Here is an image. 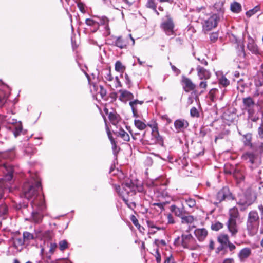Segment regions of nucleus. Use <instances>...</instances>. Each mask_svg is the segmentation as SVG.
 Segmentation results:
<instances>
[{
	"label": "nucleus",
	"instance_id": "obj_57",
	"mask_svg": "<svg viewBox=\"0 0 263 263\" xmlns=\"http://www.w3.org/2000/svg\"><path fill=\"white\" fill-rule=\"evenodd\" d=\"M164 263H175L174 257L172 255L167 257L164 261Z\"/></svg>",
	"mask_w": 263,
	"mask_h": 263
},
{
	"label": "nucleus",
	"instance_id": "obj_21",
	"mask_svg": "<svg viewBox=\"0 0 263 263\" xmlns=\"http://www.w3.org/2000/svg\"><path fill=\"white\" fill-rule=\"evenodd\" d=\"M197 238L200 241H203L208 235V231L204 228L197 229L194 232Z\"/></svg>",
	"mask_w": 263,
	"mask_h": 263
},
{
	"label": "nucleus",
	"instance_id": "obj_62",
	"mask_svg": "<svg viewBox=\"0 0 263 263\" xmlns=\"http://www.w3.org/2000/svg\"><path fill=\"white\" fill-rule=\"evenodd\" d=\"M107 133L108 138L109 139V140L110 141V142L112 143L113 142H115V141L110 133V131L109 130L108 127H107Z\"/></svg>",
	"mask_w": 263,
	"mask_h": 263
},
{
	"label": "nucleus",
	"instance_id": "obj_1",
	"mask_svg": "<svg viewBox=\"0 0 263 263\" xmlns=\"http://www.w3.org/2000/svg\"><path fill=\"white\" fill-rule=\"evenodd\" d=\"M122 190L121 192L120 186L116 187V189L120 196L122 197L125 203L129 208L130 201L137 200L138 199V196L136 191L137 187L131 181H129L122 183Z\"/></svg>",
	"mask_w": 263,
	"mask_h": 263
},
{
	"label": "nucleus",
	"instance_id": "obj_13",
	"mask_svg": "<svg viewBox=\"0 0 263 263\" xmlns=\"http://www.w3.org/2000/svg\"><path fill=\"white\" fill-rule=\"evenodd\" d=\"M8 91V86L6 83H0V107L6 103Z\"/></svg>",
	"mask_w": 263,
	"mask_h": 263
},
{
	"label": "nucleus",
	"instance_id": "obj_53",
	"mask_svg": "<svg viewBox=\"0 0 263 263\" xmlns=\"http://www.w3.org/2000/svg\"><path fill=\"white\" fill-rule=\"evenodd\" d=\"M144 163L147 166H152L153 163L152 158L150 157H147L144 161Z\"/></svg>",
	"mask_w": 263,
	"mask_h": 263
},
{
	"label": "nucleus",
	"instance_id": "obj_23",
	"mask_svg": "<svg viewBox=\"0 0 263 263\" xmlns=\"http://www.w3.org/2000/svg\"><path fill=\"white\" fill-rule=\"evenodd\" d=\"M108 118L111 124L114 125H117L121 120L119 115L114 112H110L108 114Z\"/></svg>",
	"mask_w": 263,
	"mask_h": 263
},
{
	"label": "nucleus",
	"instance_id": "obj_11",
	"mask_svg": "<svg viewBox=\"0 0 263 263\" xmlns=\"http://www.w3.org/2000/svg\"><path fill=\"white\" fill-rule=\"evenodd\" d=\"M242 103L244 108L247 111L250 116H252L255 114V107L257 105L256 104L253 99L250 97L243 98Z\"/></svg>",
	"mask_w": 263,
	"mask_h": 263
},
{
	"label": "nucleus",
	"instance_id": "obj_50",
	"mask_svg": "<svg viewBox=\"0 0 263 263\" xmlns=\"http://www.w3.org/2000/svg\"><path fill=\"white\" fill-rule=\"evenodd\" d=\"M147 222V224L148 226V227L149 228H155L157 229V230H160L161 229V228L160 227H157L155 224H154V222L153 221H150V220H147L146 221Z\"/></svg>",
	"mask_w": 263,
	"mask_h": 263
},
{
	"label": "nucleus",
	"instance_id": "obj_3",
	"mask_svg": "<svg viewBox=\"0 0 263 263\" xmlns=\"http://www.w3.org/2000/svg\"><path fill=\"white\" fill-rule=\"evenodd\" d=\"M0 173L3 177L0 179V189L3 190L9 189L10 181L13 178V167L6 163L0 165Z\"/></svg>",
	"mask_w": 263,
	"mask_h": 263
},
{
	"label": "nucleus",
	"instance_id": "obj_59",
	"mask_svg": "<svg viewBox=\"0 0 263 263\" xmlns=\"http://www.w3.org/2000/svg\"><path fill=\"white\" fill-rule=\"evenodd\" d=\"M238 55L240 57H242L243 58H245L246 53L245 52L243 46L240 47V50L239 51Z\"/></svg>",
	"mask_w": 263,
	"mask_h": 263
},
{
	"label": "nucleus",
	"instance_id": "obj_47",
	"mask_svg": "<svg viewBox=\"0 0 263 263\" xmlns=\"http://www.w3.org/2000/svg\"><path fill=\"white\" fill-rule=\"evenodd\" d=\"M209 131L210 130L208 128L205 127H201L200 129L199 136L204 137Z\"/></svg>",
	"mask_w": 263,
	"mask_h": 263
},
{
	"label": "nucleus",
	"instance_id": "obj_44",
	"mask_svg": "<svg viewBox=\"0 0 263 263\" xmlns=\"http://www.w3.org/2000/svg\"><path fill=\"white\" fill-rule=\"evenodd\" d=\"M59 249L61 251H64L68 248V242L66 240H63L59 243Z\"/></svg>",
	"mask_w": 263,
	"mask_h": 263
},
{
	"label": "nucleus",
	"instance_id": "obj_22",
	"mask_svg": "<svg viewBox=\"0 0 263 263\" xmlns=\"http://www.w3.org/2000/svg\"><path fill=\"white\" fill-rule=\"evenodd\" d=\"M246 199L245 201L241 200L239 202L240 204L244 206H249L251 205L256 200V197L254 194H249L246 195Z\"/></svg>",
	"mask_w": 263,
	"mask_h": 263
},
{
	"label": "nucleus",
	"instance_id": "obj_28",
	"mask_svg": "<svg viewBox=\"0 0 263 263\" xmlns=\"http://www.w3.org/2000/svg\"><path fill=\"white\" fill-rule=\"evenodd\" d=\"M251 251L249 248H245L241 250L238 254L239 258L242 260L248 258L251 254Z\"/></svg>",
	"mask_w": 263,
	"mask_h": 263
},
{
	"label": "nucleus",
	"instance_id": "obj_24",
	"mask_svg": "<svg viewBox=\"0 0 263 263\" xmlns=\"http://www.w3.org/2000/svg\"><path fill=\"white\" fill-rule=\"evenodd\" d=\"M114 134L117 137H121L125 141H129L130 139L128 134L122 128L119 129L118 131L114 132Z\"/></svg>",
	"mask_w": 263,
	"mask_h": 263
},
{
	"label": "nucleus",
	"instance_id": "obj_12",
	"mask_svg": "<svg viewBox=\"0 0 263 263\" xmlns=\"http://www.w3.org/2000/svg\"><path fill=\"white\" fill-rule=\"evenodd\" d=\"M89 84L90 91L94 96L97 97L99 95L102 99L106 96V90L102 86L99 85V83H89Z\"/></svg>",
	"mask_w": 263,
	"mask_h": 263
},
{
	"label": "nucleus",
	"instance_id": "obj_30",
	"mask_svg": "<svg viewBox=\"0 0 263 263\" xmlns=\"http://www.w3.org/2000/svg\"><path fill=\"white\" fill-rule=\"evenodd\" d=\"M180 218L181 219V223L183 224H191L195 219V217L192 215L184 216L183 215Z\"/></svg>",
	"mask_w": 263,
	"mask_h": 263
},
{
	"label": "nucleus",
	"instance_id": "obj_20",
	"mask_svg": "<svg viewBox=\"0 0 263 263\" xmlns=\"http://www.w3.org/2000/svg\"><path fill=\"white\" fill-rule=\"evenodd\" d=\"M197 71L198 72V75L201 80H207L211 76V74L209 71L199 65L197 67Z\"/></svg>",
	"mask_w": 263,
	"mask_h": 263
},
{
	"label": "nucleus",
	"instance_id": "obj_54",
	"mask_svg": "<svg viewBox=\"0 0 263 263\" xmlns=\"http://www.w3.org/2000/svg\"><path fill=\"white\" fill-rule=\"evenodd\" d=\"M155 258L156 260L157 263H161V255L160 253L159 252V249H157L156 251V254H155Z\"/></svg>",
	"mask_w": 263,
	"mask_h": 263
},
{
	"label": "nucleus",
	"instance_id": "obj_46",
	"mask_svg": "<svg viewBox=\"0 0 263 263\" xmlns=\"http://www.w3.org/2000/svg\"><path fill=\"white\" fill-rule=\"evenodd\" d=\"M190 115L193 117L198 118L199 117V112L195 107H193L190 109Z\"/></svg>",
	"mask_w": 263,
	"mask_h": 263
},
{
	"label": "nucleus",
	"instance_id": "obj_9",
	"mask_svg": "<svg viewBox=\"0 0 263 263\" xmlns=\"http://www.w3.org/2000/svg\"><path fill=\"white\" fill-rule=\"evenodd\" d=\"M194 241V238L190 234L181 235V245L184 248H187L191 250H196L197 246L193 245Z\"/></svg>",
	"mask_w": 263,
	"mask_h": 263
},
{
	"label": "nucleus",
	"instance_id": "obj_64",
	"mask_svg": "<svg viewBox=\"0 0 263 263\" xmlns=\"http://www.w3.org/2000/svg\"><path fill=\"white\" fill-rule=\"evenodd\" d=\"M230 251L232 252L236 249V246L231 242H229V245H227Z\"/></svg>",
	"mask_w": 263,
	"mask_h": 263
},
{
	"label": "nucleus",
	"instance_id": "obj_7",
	"mask_svg": "<svg viewBox=\"0 0 263 263\" xmlns=\"http://www.w3.org/2000/svg\"><path fill=\"white\" fill-rule=\"evenodd\" d=\"M152 128L151 139L148 141L150 144H158L161 146L163 145V139L162 136L159 135L158 125L155 123L153 125L147 124Z\"/></svg>",
	"mask_w": 263,
	"mask_h": 263
},
{
	"label": "nucleus",
	"instance_id": "obj_19",
	"mask_svg": "<svg viewBox=\"0 0 263 263\" xmlns=\"http://www.w3.org/2000/svg\"><path fill=\"white\" fill-rule=\"evenodd\" d=\"M120 96L119 99L123 102H126L128 100H131L134 99V95L130 92L126 90H120Z\"/></svg>",
	"mask_w": 263,
	"mask_h": 263
},
{
	"label": "nucleus",
	"instance_id": "obj_41",
	"mask_svg": "<svg viewBox=\"0 0 263 263\" xmlns=\"http://www.w3.org/2000/svg\"><path fill=\"white\" fill-rule=\"evenodd\" d=\"M146 6L147 8L152 9L154 11H156L157 5L155 3L154 0H147Z\"/></svg>",
	"mask_w": 263,
	"mask_h": 263
},
{
	"label": "nucleus",
	"instance_id": "obj_48",
	"mask_svg": "<svg viewBox=\"0 0 263 263\" xmlns=\"http://www.w3.org/2000/svg\"><path fill=\"white\" fill-rule=\"evenodd\" d=\"M8 208L6 204H2L0 206V216L4 215L7 213Z\"/></svg>",
	"mask_w": 263,
	"mask_h": 263
},
{
	"label": "nucleus",
	"instance_id": "obj_52",
	"mask_svg": "<svg viewBox=\"0 0 263 263\" xmlns=\"http://www.w3.org/2000/svg\"><path fill=\"white\" fill-rule=\"evenodd\" d=\"M167 223L169 224H174L175 223L174 218L172 214H168L167 216Z\"/></svg>",
	"mask_w": 263,
	"mask_h": 263
},
{
	"label": "nucleus",
	"instance_id": "obj_32",
	"mask_svg": "<svg viewBox=\"0 0 263 263\" xmlns=\"http://www.w3.org/2000/svg\"><path fill=\"white\" fill-rule=\"evenodd\" d=\"M23 237L25 243L27 244H28L30 240H33L35 238L34 235L28 232H24L23 233Z\"/></svg>",
	"mask_w": 263,
	"mask_h": 263
},
{
	"label": "nucleus",
	"instance_id": "obj_34",
	"mask_svg": "<svg viewBox=\"0 0 263 263\" xmlns=\"http://www.w3.org/2000/svg\"><path fill=\"white\" fill-rule=\"evenodd\" d=\"M252 134L251 133H247L243 135V141L244 144L246 146L251 145Z\"/></svg>",
	"mask_w": 263,
	"mask_h": 263
},
{
	"label": "nucleus",
	"instance_id": "obj_45",
	"mask_svg": "<svg viewBox=\"0 0 263 263\" xmlns=\"http://www.w3.org/2000/svg\"><path fill=\"white\" fill-rule=\"evenodd\" d=\"M144 103L143 101H140L137 99L134 100V101H130L129 103L131 108H137V105H142Z\"/></svg>",
	"mask_w": 263,
	"mask_h": 263
},
{
	"label": "nucleus",
	"instance_id": "obj_10",
	"mask_svg": "<svg viewBox=\"0 0 263 263\" xmlns=\"http://www.w3.org/2000/svg\"><path fill=\"white\" fill-rule=\"evenodd\" d=\"M219 20V16L217 14H214L212 15L207 20L204 21L203 24L204 29L206 31H210L213 28L216 27Z\"/></svg>",
	"mask_w": 263,
	"mask_h": 263
},
{
	"label": "nucleus",
	"instance_id": "obj_51",
	"mask_svg": "<svg viewBox=\"0 0 263 263\" xmlns=\"http://www.w3.org/2000/svg\"><path fill=\"white\" fill-rule=\"evenodd\" d=\"M258 134L259 138L263 139V122L260 125V126L258 128Z\"/></svg>",
	"mask_w": 263,
	"mask_h": 263
},
{
	"label": "nucleus",
	"instance_id": "obj_25",
	"mask_svg": "<svg viewBox=\"0 0 263 263\" xmlns=\"http://www.w3.org/2000/svg\"><path fill=\"white\" fill-rule=\"evenodd\" d=\"M262 86V83H256V90L255 93V96H259L260 94L257 104L259 106H261L263 104V91L260 90L259 87Z\"/></svg>",
	"mask_w": 263,
	"mask_h": 263
},
{
	"label": "nucleus",
	"instance_id": "obj_37",
	"mask_svg": "<svg viewBox=\"0 0 263 263\" xmlns=\"http://www.w3.org/2000/svg\"><path fill=\"white\" fill-rule=\"evenodd\" d=\"M134 124L135 126L140 130H143L146 127V124L140 120H135Z\"/></svg>",
	"mask_w": 263,
	"mask_h": 263
},
{
	"label": "nucleus",
	"instance_id": "obj_5",
	"mask_svg": "<svg viewBox=\"0 0 263 263\" xmlns=\"http://www.w3.org/2000/svg\"><path fill=\"white\" fill-rule=\"evenodd\" d=\"M259 221V217L257 211H251L249 213L247 221V230L250 236H254L257 233Z\"/></svg>",
	"mask_w": 263,
	"mask_h": 263
},
{
	"label": "nucleus",
	"instance_id": "obj_60",
	"mask_svg": "<svg viewBox=\"0 0 263 263\" xmlns=\"http://www.w3.org/2000/svg\"><path fill=\"white\" fill-rule=\"evenodd\" d=\"M164 203H161V202H157L153 203V205L157 206L158 208H159L161 211H163L164 210Z\"/></svg>",
	"mask_w": 263,
	"mask_h": 263
},
{
	"label": "nucleus",
	"instance_id": "obj_40",
	"mask_svg": "<svg viewBox=\"0 0 263 263\" xmlns=\"http://www.w3.org/2000/svg\"><path fill=\"white\" fill-rule=\"evenodd\" d=\"M259 9L260 8L258 6H255L254 8L246 12V16L248 17H250L251 16L257 13L259 10Z\"/></svg>",
	"mask_w": 263,
	"mask_h": 263
},
{
	"label": "nucleus",
	"instance_id": "obj_56",
	"mask_svg": "<svg viewBox=\"0 0 263 263\" xmlns=\"http://www.w3.org/2000/svg\"><path fill=\"white\" fill-rule=\"evenodd\" d=\"M77 6L79 8V10L82 13H84L85 12V9H84V5L82 2H78L77 3Z\"/></svg>",
	"mask_w": 263,
	"mask_h": 263
},
{
	"label": "nucleus",
	"instance_id": "obj_35",
	"mask_svg": "<svg viewBox=\"0 0 263 263\" xmlns=\"http://www.w3.org/2000/svg\"><path fill=\"white\" fill-rule=\"evenodd\" d=\"M216 75L218 80V82H229L223 73L221 71H218L216 72Z\"/></svg>",
	"mask_w": 263,
	"mask_h": 263
},
{
	"label": "nucleus",
	"instance_id": "obj_29",
	"mask_svg": "<svg viewBox=\"0 0 263 263\" xmlns=\"http://www.w3.org/2000/svg\"><path fill=\"white\" fill-rule=\"evenodd\" d=\"M115 45L121 49H123L126 47L127 42L121 36H119L115 41Z\"/></svg>",
	"mask_w": 263,
	"mask_h": 263
},
{
	"label": "nucleus",
	"instance_id": "obj_18",
	"mask_svg": "<svg viewBox=\"0 0 263 263\" xmlns=\"http://www.w3.org/2000/svg\"><path fill=\"white\" fill-rule=\"evenodd\" d=\"M227 226L229 231L231 233L232 236H235L238 232V228L236 221L228 220Z\"/></svg>",
	"mask_w": 263,
	"mask_h": 263
},
{
	"label": "nucleus",
	"instance_id": "obj_8",
	"mask_svg": "<svg viewBox=\"0 0 263 263\" xmlns=\"http://www.w3.org/2000/svg\"><path fill=\"white\" fill-rule=\"evenodd\" d=\"M166 17L167 20L161 23V27L167 35H174L175 34L174 30L175 26L173 20L170 15H166Z\"/></svg>",
	"mask_w": 263,
	"mask_h": 263
},
{
	"label": "nucleus",
	"instance_id": "obj_17",
	"mask_svg": "<svg viewBox=\"0 0 263 263\" xmlns=\"http://www.w3.org/2000/svg\"><path fill=\"white\" fill-rule=\"evenodd\" d=\"M174 126L178 132H181L189 126V123L184 119H177L174 122Z\"/></svg>",
	"mask_w": 263,
	"mask_h": 263
},
{
	"label": "nucleus",
	"instance_id": "obj_38",
	"mask_svg": "<svg viewBox=\"0 0 263 263\" xmlns=\"http://www.w3.org/2000/svg\"><path fill=\"white\" fill-rule=\"evenodd\" d=\"M183 88L186 92L194 90L195 93H197V91L195 90V85L194 83H185V85L183 86Z\"/></svg>",
	"mask_w": 263,
	"mask_h": 263
},
{
	"label": "nucleus",
	"instance_id": "obj_43",
	"mask_svg": "<svg viewBox=\"0 0 263 263\" xmlns=\"http://www.w3.org/2000/svg\"><path fill=\"white\" fill-rule=\"evenodd\" d=\"M223 224L219 221H217L211 225V229L214 231H218L222 228Z\"/></svg>",
	"mask_w": 263,
	"mask_h": 263
},
{
	"label": "nucleus",
	"instance_id": "obj_27",
	"mask_svg": "<svg viewBox=\"0 0 263 263\" xmlns=\"http://www.w3.org/2000/svg\"><path fill=\"white\" fill-rule=\"evenodd\" d=\"M218 242L227 248L230 241L229 238L227 234H220L217 237Z\"/></svg>",
	"mask_w": 263,
	"mask_h": 263
},
{
	"label": "nucleus",
	"instance_id": "obj_63",
	"mask_svg": "<svg viewBox=\"0 0 263 263\" xmlns=\"http://www.w3.org/2000/svg\"><path fill=\"white\" fill-rule=\"evenodd\" d=\"M130 219L135 226H137L138 223V220L134 215H131L130 217Z\"/></svg>",
	"mask_w": 263,
	"mask_h": 263
},
{
	"label": "nucleus",
	"instance_id": "obj_26",
	"mask_svg": "<svg viewBox=\"0 0 263 263\" xmlns=\"http://www.w3.org/2000/svg\"><path fill=\"white\" fill-rule=\"evenodd\" d=\"M229 217L228 220L236 221L239 217V212L237 208H233L230 209L229 212Z\"/></svg>",
	"mask_w": 263,
	"mask_h": 263
},
{
	"label": "nucleus",
	"instance_id": "obj_6",
	"mask_svg": "<svg viewBox=\"0 0 263 263\" xmlns=\"http://www.w3.org/2000/svg\"><path fill=\"white\" fill-rule=\"evenodd\" d=\"M234 199L235 197L230 192L229 188L228 186H224L217 192L215 204H217L224 200H233Z\"/></svg>",
	"mask_w": 263,
	"mask_h": 263
},
{
	"label": "nucleus",
	"instance_id": "obj_55",
	"mask_svg": "<svg viewBox=\"0 0 263 263\" xmlns=\"http://www.w3.org/2000/svg\"><path fill=\"white\" fill-rule=\"evenodd\" d=\"M170 65H171V68L172 69V70L174 71V72H175L177 75H178L180 73V70L178 69L177 68H176L175 67V66L173 65L171 62H170Z\"/></svg>",
	"mask_w": 263,
	"mask_h": 263
},
{
	"label": "nucleus",
	"instance_id": "obj_58",
	"mask_svg": "<svg viewBox=\"0 0 263 263\" xmlns=\"http://www.w3.org/2000/svg\"><path fill=\"white\" fill-rule=\"evenodd\" d=\"M57 247V245L56 243H51L50 246L49 252L51 253H53L54 252Z\"/></svg>",
	"mask_w": 263,
	"mask_h": 263
},
{
	"label": "nucleus",
	"instance_id": "obj_42",
	"mask_svg": "<svg viewBox=\"0 0 263 263\" xmlns=\"http://www.w3.org/2000/svg\"><path fill=\"white\" fill-rule=\"evenodd\" d=\"M184 201L186 204L190 208H193L196 205V201L194 199L191 198H188L184 199Z\"/></svg>",
	"mask_w": 263,
	"mask_h": 263
},
{
	"label": "nucleus",
	"instance_id": "obj_15",
	"mask_svg": "<svg viewBox=\"0 0 263 263\" xmlns=\"http://www.w3.org/2000/svg\"><path fill=\"white\" fill-rule=\"evenodd\" d=\"M169 209L172 214L179 218L182 217V215L185 213V210L183 205L179 207L176 204H172Z\"/></svg>",
	"mask_w": 263,
	"mask_h": 263
},
{
	"label": "nucleus",
	"instance_id": "obj_36",
	"mask_svg": "<svg viewBox=\"0 0 263 263\" xmlns=\"http://www.w3.org/2000/svg\"><path fill=\"white\" fill-rule=\"evenodd\" d=\"M115 68L117 71L123 72L125 70V66L122 64L121 61H117L115 63Z\"/></svg>",
	"mask_w": 263,
	"mask_h": 263
},
{
	"label": "nucleus",
	"instance_id": "obj_33",
	"mask_svg": "<svg viewBox=\"0 0 263 263\" xmlns=\"http://www.w3.org/2000/svg\"><path fill=\"white\" fill-rule=\"evenodd\" d=\"M231 10L235 13H239L241 10V6L238 2H234L231 5Z\"/></svg>",
	"mask_w": 263,
	"mask_h": 263
},
{
	"label": "nucleus",
	"instance_id": "obj_49",
	"mask_svg": "<svg viewBox=\"0 0 263 263\" xmlns=\"http://www.w3.org/2000/svg\"><path fill=\"white\" fill-rule=\"evenodd\" d=\"M218 37V34L217 32H213L210 35V39L213 43L215 42Z\"/></svg>",
	"mask_w": 263,
	"mask_h": 263
},
{
	"label": "nucleus",
	"instance_id": "obj_4",
	"mask_svg": "<svg viewBox=\"0 0 263 263\" xmlns=\"http://www.w3.org/2000/svg\"><path fill=\"white\" fill-rule=\"evenodd\" d=\"M31 204L34 209L32 212L33 220L35 223H40L43 218L42 212L46 209L44 199L41 196L39 198L32 201Z\"/></svg>",
	"mask_w": 263,
	"mask_h": 263
},
{
	"label": "nucleus",
	"instance_id": "obj_2",
	"mask_svg": "<svg viewBox=\"0 0 263 263\" xmlns=\"http://www.w3.org/2000/svg\"><path fill=\"white\" fill-rule=\"evenodd\" d=\"M42 190L40 180H33L30 182L24 183L23 187V194L24 197L28 200L33 198V200L39 198L41 196L44 199L43 195H39L38 193Z\"/></svg>",
	"mask_w": 263,
	"mask_h": 263
},
{
	"label": "nucleus",
	"instance_id": "obj_31",
	"mask_svg": "<svg viewBox=\"0 0 263 263\" xmlns=\"http://www.w3.org/2000/svg\"><path fill=\"white\" fill-rule=\"evenodd\" d=\"M223 2L221 0H217L214 4V8L218 12L223 13L224 11L223 9Z\"/></svg>",
	"mask_w": 263,
	"mask_h": 263
},
{
	"label": "nucleus",
	"instance_id": "obj_14",
	"mask_svg": "<svg viewBox=\"0 0 263 263\" xmlns=\"http://www.w3.org/2000/svg\"><path fill=\"white\" fill-rule=\"evenodd\" d=\"M247 48L253 54L255 55L260 54V51L258 49L257 45L255 43L254 40L250 36H249L248 39Z\"/></svg>",
	"mask_w": 263,
	"mask_h": 263
},
{
	"label": "nucleus",
	"instance_id": "obj_39",
	"mask_svg": "<svg viewBox=\"0 0 263 263\" xmlns=\"http://www.w3.org/2000/svg\"><path fill=\"white\" fill-rule=\"evenodd\" d=\"M13 243L16 248L24 245L25 243L24 238H15L14 239Z\"/></svg>",
	"mask_w": 263,
	"mask_h": 263
},
{
	"label": "nucleus",
	"instance_id": "obj_61",
	"mask_svg": "<svg viewBox=\"0 0 263 263\" xmlns=\"http://www.w3.org/2000/svg\"><path fill=\"white\" fill-rule=\"evenodd\" d=\"M109 97L111 98V101L114 102L116 100L117 93L115 92H112L109 94Z\"/></svg>",
	"mask_w": 263,
	"mask_h": 263
},
{
	"label": "nucleus",
	"instance_id": "obj_16",
	"mask_svg": "<svg viewBox=\"0 0 263 263\" xmlns=\"http://www.w3.org/2000/svg\"><path fill=\"white\" fill-rule=\"evenodd\" d=\"M256 158V155L251 152L246 153L241 156V158L243 161H246L247 163H250L251 164V165L250 166V167L252 170L254 168L252 165L254 164V161Z\"/></svg>",
	"mask_w": 263,
	"mask_h": 263
}]
</instances>
